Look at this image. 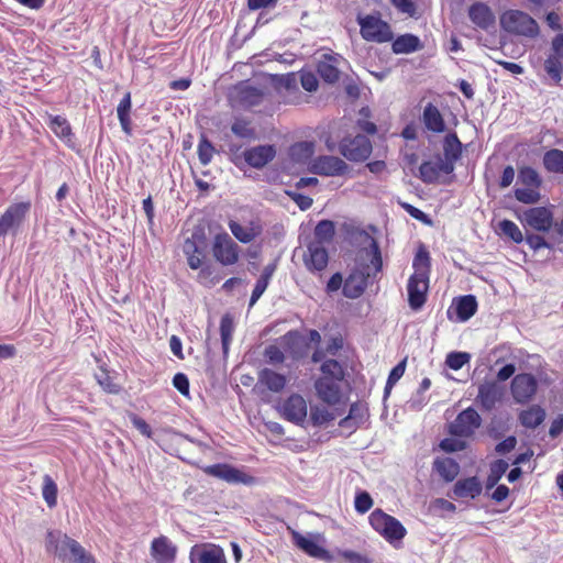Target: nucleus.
<instances>
[{
    "label": "nucleus",
    "mask_w": 563,
    "mask_h": 563,
    "mask_svg": "<svg viewBox=\"0 0 563 563\" xmlns=\"http://www.w3.org/2000/svg\"><path fill=\"white\" fill-rule=\"evenodd\" d=\"M369 231L356 229L351 236L360 246L355 258V267L343 284V294L347 298H358L366 286L372 283L383 266L380 251L375 234L377 229L368 227Z\"/></svg>",
    "instance_id": "obj_1"
},
{
    "label": "nucleus",
    "mask_w": 563,
    "mask_h": 563,
    "mask_svg": "<svg viewBox=\"0 0 563 563\" xmlns=\"http://www.w3.org/2000/svg\"><path fill=\"white\" fill-rule=\"evenodd\" d=\"M46 550L53 552L63 563H96L75 539L60 531H49L46 536Z\"/></svg>",
    "instance_id": "obj_2"
},
{
    "label": "nucleus",
    "mask_w": 563,
    "mask_h": 563,
    "mask_svg": "<svg viewBox=\"0 0 563 563\" xmlns=\"http://www.w3.org/2000/svg\"><path fill=\"white\" fill-rule=\"evenodd\" d=\"M266 91L262 87H256L249 81L236 84L230 91V101L234 107L251 109L263 103Z\"/></svg>",
    "instance_id": "obj_3"
},
{
    "label": "nucleus",
    "mask_w": 563,
    "mask_h": 563,
    "mask_svg": "<svg viewBox=\"0 0 563 563\" xmlns=\"http://www.w3.org/2000/svg\"><path fill=\"white\" fill-rule=\"evenodd\" d=\"M341 154L353 162H362L372 153V144L365 135L357 134L353 139L345 137L340 143Z\"/></svg>",
    "instance_id": "obj_4"
},
{
    "label": "nucleus",
    "mask_w": 563,
    "mask_h": 563,
    "mask_svg": "<svg viewBox=\"0 0 563 563\" xmlns=\"http://www.w3.org/2000/svg\"><path fill=\"white\" fill-rule=\"evenodd\" d=\"M212 253L222 265H233L239 260V245L228 233H220L214 236Z\"/></svg>",
    "instance_id": "obj_5"
},
{
    "label": "nucleus",
    "mask_w": 563,
    "mask_h": 563,
    "mask_svg": "<svg viewBox=\"0 0 563 563\" xmlns=\"http://www.w3.org/2000/svg\"><path fill=\"white\" fill-rule=\"evenodd\" d=\"M206 236L202 231L192 232L183 244V252L191 269H198L202 265L206 251Z\"/></svg>",
    "instance_id": "obj_6"
},
{
    "label": "nucleus",
    "mask_w": 563,
    "mask_h": 563,
    "mask_svg": "<svg viewBox=\"0 0 563 563\" xmlns=\"http://www.w3.org/2000/svg\"><path fill=\"white\" fill-rule=\"evenodd\" d=\"M349 165L336 156L321 155L310 163V172L321 176L335 177L344 175Z\"/></svg>",
    "instance_id": "obj_7"
},
{
    "label": "nucleus",
    "mask_w": 563,
    "mask_h": 563,
    "mask_svg": "<svg viewBox=\"0 0 563 563\" xmlns=\"http://www.w3.org/2000/svg\"><path fill=\"white\" fill-rule=\"evenodd\" d=\"M357 20L364 40L377 43L387 42V23L379 15L368 14L358 16Z\"/></svg>",
    "instance_id": "obj_8"
},
{
    "label": "nucleus",
    "mask_w": 563,
    "mask_h": 563,
    "mask_svg": "<svg viewBox=\"0 0 563 563\" xmlns=\"http://www.w3.org/2000/svg\"><path fill=\"white\" fill-rule=\"evenodd\" d=\"M30 208V202H20L10 206L0 217V236L5 235L9 231L18 230L23 223Z\"/></svg>",
    "instance_id": "obj_9"
},
{
    "label": "nucleus",
    "mask_w": 563,
    "mask_h": 563,
    "mask_svg": "<svg viewBox=\"0 0 563 563\" xmlns=\"http://www.w3.org/2000/svg\"><path fill=\"white\" fill-rule=\"evenodd\" d=\"M280 415L288 421L300 424L307 417V402L298 394H292L279 406Z\"/></svg>",
    "instance_id": "obj_10"
},
{
    "label": "nucleus",
    "mask_w": 563,
    "mask_h": 563,
    "mask_svg": "<svg viewBox=\"0 0 563 563\" xmlns=\"http://www.w3.org/2000/svg\"><path fill=\"white\" fill-rule=\"evenodd\" d=\"M205 472L231 484L241 483L249 485L254 483V477L228 464H214L208 466Z\"/></svg>",
    "instance_id": "obj_11"
},
{
    "label": "nucleus",
    "mask_w": 563,
    "mask_h": 563,
    "mask_svg": "<svg viewBox=\"0 0 563 563\" xmlns=\"http://www.w3.org/2000/svg\"><path fill=\"white\" fill-rule=\"evenodd\" d=\"M205 472L231 484L241 483L249 485L254 483V477L228 464H214L208 466Z\"/></svg>",
    "instance_id": "obj_12"
},
{
    "label": "nucleus",
    "mask_w": 563,
    "mask_h": 563,
    "mask_svg": "<svg viewBox=\"0 0 563 563\" xmlns=\"http://www.w3.org/2000/svg\"><path fill=\"white\" fill-rule=\"evenodd\" d=\"M329 262L328 251L320 242H310L303 254V263L310 272L323 271Z\"/></svg>",
    "instance_id": "obj_13"
},
{
    "label": "nucleus",
    "mask_w": 563,
    "mask_h": 563,
    "mask_svg": "<svg viewBox=\"0 0 563 563\" xmlns=\"http://www.w3.org/2000/svg\"><path fill=\"white\" fill-rule=\"evenodd\" d=\"M189 559L190 563H227L223 550L213 544L194 545Z\"/></svg>",
    "instance_id": "obj_14"
},
{
    "label": "nucleus",
    "mask_w": 563,
    "mask_h": 563,
    "mask_svg": "<svg viewBox=\"0 0 563 563\" xmlns=\"http://www.w3.org/2000/svg\"><path fill=\"white\" fill-rule=\"evenodd\" d=\"M176 552V545L165 536L155 538L151 543V555L156 563H174Z\"/></svg>",
    "instance_id": "obj_15"
},
{
    "label": "nucleus",
    "mask_w": 563,
    "mask_h": 563,
    "mask_svg": "<svg viewBox=\"0 0 563 563\" xmlns=\"http://www.w3.org/2000/svg\"><path fill=\"white\" fill-rule=\"evenodd\" d=\"M276 156L274 145H257L244 152L245 162L253 168H263Z\"/></svg>",
    "instance_id": "obj_16"
},
{
    "label": "nucleus",
    "mask_w": 563,
    "mask_h": 563,
    "mask_svg": "<svg viewBox=\"0 0 563 563\" xmlns=\"http://www.w3.org/2000/svg\"><path fill=\"white\" fill-rule=\"evenodd\" d=\"M232 234L242 243H250L256 239L263 231L258 221H251L247 225H242L235 221L229 223Z\"/></svg>",
    "instance_id": "obj_17"
},
{
    "label": "nucleus",
    "mask_w": 563,
    "mask_h": 563,
    "mask_svg": "<svg viewBox=\"0 0 563 563\" xmlns=\"http://www.w3.org/2000/svg\"><path fill=\"white\" fill-rule=\"evenodd\" d=\"M292 541L300 550L312 558L327 560L329 559V553L325 549L317 544L312 539L306 538L299 532L292 530L291 531Z\"/></svg>",
    "instance_id": "obj_18"
},
{
    "label": "nucleus",
    "mask_w": 563,
    "mask_h": 563,
    "mask_svg": "<svg viewBox=\"0 0 563 563\" xmlns=\"http://www.w3.org/2000/svg\"><path fill=\"white\" fill-rule=\"evenodd\" d=\"M258 384L273 393H280L287 384V378L271 368H263L258 373Z\"/></svg>",
    "instance_id": "obj_19"
},
{
    "label": "nucleus",
    "mask_w": 563,
    "mask_h": 563,
    "mask_svg": "<svg viewBox=\"0 0 563 563\" xmlns=\"http://www.w3.org/2000/svg\"><path fill=\"white\" fill-rule=\"evenodd\" d=\"M316 388L319 397L323 401L330 405H334L340 401V388L335 380L329 379L328 377H323L317 382Z\"/></svg>",
    "instance_id": "obj_20"
},
{
    "label": "nucleus",
    "mask_w": 563,
    "mask_h": 563,
    "mask_svg": "<svg viewBox=\"0 0 563 563\" xmlns=\"http://www.w3.org/2000/svg\"><path fill=\"white\" fill-rule=\"evenodd\" d=\"M339 58L331 55H323L322 59L318 63V74L320 77L329 82H335L340 77V70L338 67Z\"/></svg>",
    "instance_id": "obj_21"
},
{
    "label": "nucleus",
    "mask_w": 563,
    "mask_h": 563,
    "mask_svg": "<svg viewBox=\"0 0 563 563\" xmlns=\"http://www.w3.org/2000/svg\"><path fill=\"white\" fill-rule=\"evenodd\" d=\"M131 108H132L131 93L126 92L124 95V97L121 99V101L117 108V113H118V119L120 121L121 128L128 135H130L132 132L131 118H130Z\"/></svg>",
    "instance_id": "obj_22"
},
{
    "label": "nucleus",
    "mask_w": 563,
    "mask_h": 563,
    "mask_svg": "<svg viewBox=\"0 0 563 563\" xmlns=\"http://www.w3.org/2000/svg\"><path fill=\"white\" fill-rule=\"evenodd\" d=\"M49 126L52 131L62 139L66 144H71L73 133L71 128L67 120L60 115L51 119Z\"/></svg>",
    "instance_id": "obj_23"
},
{
    "label": "nucleus",
    "mask_w": 563,
    "mask_h": 563,
    "mask_svg": "<svg viewBox=\"0 0 563 563\" xmlns=\"http://www.w3.org/2000/svg\"><path fill=\"white\" fill-rule=\"evenodd\" d=\"M334 233V223L330 220H322L314 229V240L312 242H320L321 245H324L332 241Z\"/></svg>",
    "instance_id": "obj_24"
},
{
    "label": "nucleus",
    "mask_w": 563,
    "mask_h": 563,
    "mask_svg": "<svg viewBox=\"0 0 563 563\" xmlns=\"http://www.w3.org/2000/svg\"><path fill=\"white\" fill-rule=\"evenodd\" d=\"M231 131L234 135L241 139L254 140L256 139V131L251 125L247 119L238 118L231 125Z\"/></svg>",
    "instance_id": "obj_25"
},
{
    "label": "nucleus",
    "mask_w": 563,
    "mask_h": 563,
    "mask_svg": "<svg viewBox=\"0 0 563 563\" xmlns=\"http://www.w3.org/2000/svg\"><path fill=\"white\" fill-rule=\"evenodd\" d=\"M57 485L49 475L43 476L42 496L49 508L57 505Z\"/></svg>",
    "instance_id": "obj_26"
},
{
    "label": "nucleus",
    "mask_w": 563,
    "mask_h": 563,
    "mask_svg": "<svg viewBox=\"0 0 563 563\" xmlns=\"http://www.w3.org/2000/svg\"><path fill=\"white\" fill-rule=\"evenodd\" d=\"M369 523L384 538H387V514L382 509H375L369 516Z\"/></svg>",
    "instance_id": "obj_27"
},
{
    "label": "nucleus",
    "mask_w": 563,
    "mask_h": 563,
    "mask_svg": "<svg viewBox=\"0 0 563 563\" xmlns=\"http://www.w3.org/2000/svg\"><path fill=\"white\" fill-rule=\"evenodd\" d=\"M321 371L325 377H331L332 380H341L344 377V371L341 364L335 360H327L321 365Z\"/></svg>",
    "instance_id": "obj_28"
},
{
    "label": "nucleus",
    "mask_w": 563,
    "mask_h": 563,
    "mask_svg": "<svg viewBox=\"0 0 563 563\" xmlns=\"http://www.w3.org/2000/svg\"><path fill=\"white\" fill-rule=\"evenodd\" d=\"M220 333H221L223 352L227 353L229 350V344L232 340V333H233V321L229 316L222 317L221 323H220Z\"/></svg>",
    "instance_id": "obj_29"
},
{
    "label": "nucleus",
    "mask_w": 563,
    "mask_h": 563,
    "mask_svg": "<svg viewBox=\"0 0 563 563\" xmlns=\"http://www.w3.org/2000/svg\"><path fill=\"white\" fill-rule=\"evenodd\" d=\"M291 156L298 161H305L311 157L313 154V143L311 142H299L291 146Z\"/></svg>",
    "instance_id": "obj_30"
},
{
    "label": "nucleus",
    "mask_w": 563,
    "mask_h": 563,
    "mask_svg": "<svg viewBox=\"0 0 563 563\" xmlns=\"http://www.w3.org/2000/svg\"><path fill=\"white\" fill-rule=\"evenodd\" d=\"M214 147L207 137L202 136L198 144V156L202 165H208L213 156Z\"/></svg>",
    "instance_id": "obj_31"
},
{
    "label": "nucleus",
    "mask_w": 563,
    "mask_h": 563,
    "mask_svg": "<svg viewBox=\"0 0 563 563\" xmlns=\"http://www.w3.org/2000/svg\"><path fill=\"white\" fill-rule=\"evenodd\" d=\"M96 379L98 384L109 394H118L120 391V386L115 384L110 375L101 371L99 374H96Z\"/></svg>",
    "instance_id": "obj_32"
},
{
    "label": "nucleus",
    "mask_w": 563,
    "mask_h": 563,
    "mask_svg": "<svg viewBox=\"0 0 563 563\" xmlns=\"http://www.w3.org/2000/svg\"><path fill=\"white\" fill-rule=\"evenodd\" d=\"M264 356L266 362L272 365L280 364L285 361L283 351L276 345H269L265 349Z\"/></svg>",
    "instance_id": "obj_33"
},
{
    "label": "nucleus",
    "mask_w": 563,
    "mask_h": 563,
    "mask_svg": "<svg viewBox=\"0 0 563 563\" xmlns=\"http://www.w3.org/2000/svg\"><path fill=\"white\" fill-rule=\"evenodd\" d=\"M354 506L357 512L365 514L373 506V499L367 492H362L356 495Z\"/></svg>",
    "instance_id": "obj_34"
},
{
    "label": "nucleus",
    "mask_w": 563,
    "mask_h": 563,
    "mask_svg": "<svg viewBox=\"0 0 563 563\" xmlns=\"http://www.w3.org/2000/svg\"><path fill=\"white\" fill-rule=\"evenodd\" d=\"M300 81L302 88L309 92H313L318 89V79L312 73H302Z\"/></svg>",
    "instance_id": "obj_35"
},
{
    "label": "nucleus",
    "mask_w": 563,
    "mask_h": 563,
    "mask_svg": "<svg viewBox=\"0 0 563 563\" xmlns=\"http://www.w3.org/2000/svg\"><path fill=\"white\" fill-rule=\"evenodd\" d=\"M130 420L132 424L145 437L151 438L152 437V429L148 426V423L142 419L141 417L136 415H131Z\"/></svg>",
    "instance_id": "obj_36"
},
{
    "label": "nucleus",
    "mask_w": 563,
    "mask_h": 563,
    "mask_svg": "<svg viewBox=\"0 0 563 563\" xmlns=\"http://www.w3.org/2000/svg\"><path fill=\"white\" fill-rule=\"evenodd\" d=\"M174 387L183 395L189 394V380L183 373H178L173 378Z\"/></svg>",
    "instance_id": "obj_37"
},
{
    "label": "nucleus",
    "mask_w": 563,
    "mask_h": 563,
    "mask_svg": "<svg viewBox=\"0 0 563 563\" xmlns=\"http://www.w3.org/2000/svg\"><path fill=\"white\" fill-rule=\"evenodd\" d=\"M268 283L269 282L266 280V277L257 279V282L255 284V287H254V289L252 291V296H251V299H250V306L255 305V302L261 298V296L266 290V288L268 286Z\"/></svg>",
    "instance_id": "obj_38"
},
{
    "label": "nucleus",
    "mask_w": 563,
    "mask_h": 563,
    "mask_svg": "<svg viewBox=\"0 0 563 563\" xmlns=\"http://www.w3.org/2000/svg\"><path fill=\"white\" fill-rule=\"evenodd\" d=\"M292 200L297 203V206L300 208V210H307L312 206L313 200L305 195L301 194H295L292 196Z\"/></svg>",
    "instance_id": "obj_39"
},
{
    "label": "nucleus",
    "mask_w": 563,
    "mask_h": 563,
    "mask_svg": "<svg viewBox=\"0 0 563 563\" xmlns=\"http://www.w3.org/2000/svg\"><path fill=\"white\" fill-rule=\"evenodd\" d=\"M356 410H357L356 405L351 406L349 416L340 421V426L343 428H350V429L354 428L356 424V416H355Z\"/></svg>",
    "instance_id": "obj_40"
},
{
    "label": "nucleus",
    "mask_w": 563,
    "mask_h": 563,
    "mask_svg": "<svg viewBox=\"0 0 563 563\" xmlns=\"http://www.w3.org/2000/svg\"><path fill=\"white\" fill-rule=\"evenodd\" d=\"M342 556L349 563H368V560L365 556L354 551H344Z\"/></svg>",
    "instance_id": "obj_41"
},
{
    "label": "nucleus",
    "mask_w": 563,
    "mask_h": 563,
    "mask_svg": "<svg viewBox=\"0 0 563 563\" xmlns=\"http://www.w3.org/2000/svg\"><path fill=\"white\" fill-rule=\"evenodd\" d=\"M342 282H343V278L340 273L332 275V277L329 279V282L327 284V291L333 292V291L339 290L342 286Z\"/></svg>",
    "instance_id": "obj_42"
},
{
    "label": "nucleus",
    "mask_w": 563,
    "mask_h": 563,
    "mask_svg": "<svg viewBox=\"0 0 563 563\" xmlns=\"http://www.w3.org/2000/svg\"><path fill=\"white\" fill-rule=\"evenodd\" d=\"M343 342L341 338H331L327 344V353L335 355L336 352L342 347Z\"/></svg>",
    "instance_id": "obj_43"
},
{
    "label": "nucleus",
    "mask_w": 563,
    "mask_h": 563,
    "mask_svg": "<svg viewBox=\"0 0 563 563\" xmlns=\"http://www.w3.org/2000/svg\"><path fill=\"white\" fill-rule=\"evenodd\" d=\"M169 346L174 355H176L179 358H184L181 353V341L176 335H172L169 340Z\"/></svg>",
    "instance_id": "obj_44"
},
{
    "label": "nucleus",
    "mask_w": 563,
    "mask_h": 563,
    "mask_svg": "<svg viewBox=\"0 0 563 563\" xmlns=\"http://www.w3.org/2000/svg\"><path fill=\"white\" fill-rule=\"evenodd\" d=\"M276 0H247L251 10H258L275 4Z\"/></svg>",
    "instance_id": "obj_45"
},
{
    "label": "nucleus",
    "mask_w": 563,
    "mask_h": 563,
    "mask_svg": "<svg viewBox=\"0 0 563 563\" xmlns=\"http://www.w3.org/2000/svg\"><path fill=\"white\" fill-rule=\"evenodd\" d=\"M357 125L362 131L368 134H374L376 132V125L373 122H369L365 119H360L357 121Z\"/></svg>",
    "instance_id": "obj_46"
},
{
    "label": "nucleus",
    "mask_w": 563,
    "mask_h": 563,
    "mask_svg": "<svg viewBox=\"0 0 563 563\" xmlns=\"http://www.w3.org/2000/svg\"><path fill=\"white\" fill-rule=\"evenodd\" d=\"M143 209L146 213L148 221L152 222L154 218V205L151 197H147L146 199L143 200Z\"/></svg>",
    "instance_id": "obj_47"
},
{
    "label": "nucleus",
    "mask_w": 563,
    "mask_h": 563,
    "mask_svg": "<svg viewBox=\"0 0 563 563\" xmlns=\"http://www.w3.org/2000/svg\"><path fill=\"white\" fill-rule=\"evenodd\" d=\"M14 347L12 345H1L0 344V360L10 358L14 355Z\"/></svg>",
    "instance_id": "obj_48"
},
{
    "label": "nucleus",
    "mask_w": 563,
    "mask_h": 563,
    "mask_svg": "<svg viewBox=\"0 0 563 563\" xmlns=\"http://www.w3.org/2000/svg\"><path fill=\"white\" fill-rule=\"evenodd\" d=\"M189 86H190V80H188V79L174 80L170 84V87L175 90H186Z\"/></svg>",
    "instance_id": "obj_49"
},
{
    "label": "nucleus",
    "mask_w": 563,
    "mask_h": 563,
    "mask_svg": "<svg viewBox=\"0 0 563 563\" xmlns=\"http://www.w3.org/2000/svg\"><path fill=\"white\" fill-rule=\"evenodd\" d=\"M18 1L31 9H38L44 3V0H18Z\"/></svg>",
    "instance_id": "obj_50"
},
{
    "label": "nucleus",
    "mask_w": 563,
    "mask_h": 563,
    "mask_svg": "<svg viewBox=\"0 0 563 563\" xmlns=\"http://www.w3.org/2000/svg\"><path fill=\"white\" fill-rule=\"evenodd\" d=\"M68 186L66 184H63L56 192V199L58 201H62L68 194Z\"/></svg>",
    "instance_id": "obj_51"
},
{
    "label": "nucleus",
    "mask_w": 563,
    "mask_h": 563,
    "mask_svg": "<svg viewBox=\"0 0 563 563\" xmlns=\"http://www.w3.org/2000/svg\"><path fill=\"white\" fill-rule=\"evenodd\" d=\"M368 167H369L371 172L377 173V172H380L385 167V163L380 162V161L374 162V163L368 164Z\"/></svg>",
    "instance_id": "obj_52"
},
{
    "label": "nucleus",
    "mask_w": 563,
    "mask_h": 563,
    "mask_svg": "<svg viewBox=\"0 0 563 563\" xmlns=\"http://www.w3.org/2000/svg\"><path fill=\"white\" fill-rule=\"evenodd\" d=\"M312 419L314 420V422H316V423H322V422H324V421L330 420V419H331V417H330L328 413H327V415H323V413H322V415H320V417H319L317 413L312 412Z\"/></svg>",
    "instance_id": "obj_53"
},
{
    "label": "nucleus",
    "mask_w": 563,
    "mask_h": 563,
    "mask_svg": "<svg viewBox=\"0 0 563 563\" xmlns=\"http://www.w3.org/2000/svg\"><path fill=\"white\" fill-rule=\"evenodd\" d=\"M273 273H274V267L273 266H266L264 268L262 275L260 276V278H265L266 277V280L269 282Z\"/></svg>",
    "instance_id": "obj_54"
},
{
    "label": "nucleus",
    "mask_w": 563,
    "mask_h": 563,
    "mask_svg": "<svg viewBox=\"0 0 563 563\" xmlns=\"http://www.w3.org/2000/svg\"><path fill=\"white\" fill-rule=\"evenodd\" d=\"M309 340L314 343H319L321 340V335L317 330H311L309 332Z\"/></svg>",
    "instance_id": "obj_55"
},
{
    "label": "nucleus",
    "mask_w": 563,
    "mask_h": 563,
    "mask_svg": "<svg viewBox=\"0 0 563 563\" xmlns=\"http://www.w3.org/2000/svg\"><path fill=\"white\" fill-rule=\"evenodd\" d=\"M240 283L239 278L232 277L223 284L224 289H231L235 284Z\"/></svg>",
    "instance_id": "obj_56"
},
{
    "label": "nucleus",
    "mask_w": 563,
    "mask_h": 563,
    "mask_svg": "<svg viewBox=\"0 0 563 563\" xmlns=\"http://www.w3.org/2000/svg\"><path fill=\"white\" fill-rule=\"evenodd\" d=\"M285 86L287 89H290L291 87H296V78L294 75L291 76H288L286 79H285Z\"/></svg>",
    "instance_id": "obj_57"
},
{
    "label": "nucleus",
    "mask_w": 563,
    "mask_h": 563,
    "mask_svg": "<svg viewBox=\"0 0 563 563\" xmlns=\"http://www.w3.org/2000/svg\"><path fill=\"white\" fill-rule=\"evenodd\" d=\"M232 550H233L235 561L239 562L242 558L241 549L239 548V545L236 543H232Z\"/></svg>",
    "instance_id": "obj_58"
},
{
    "label": "nucleus",
    "mask_w": 563,
    "mask_h": 563,
    "mask_svg": "<svg viewBox=\"0 0 563 563\" xmlns=\"http://www.w3.org/2000/svg\"><path fill=\"white\" fill-rule=\"evenodd\" d=\"M300 183H303L305 185L309 186V185H316L318 184V179L314 178V177H309V178H301Z\"/></svg>",
    "instance_id": "obj_59"
},
{
    "label": "nucleus",
    "mask_w": 563,
    "mask_h": 563,
    "mask_svg": "<svg viewBox=\"0 0 563 563\" xmlns=\"http://www.w3.org/2000/svg\"><path fill=\"white\" fill-rule=\"evenodd\" d=\"M322 357H323L322 352H320V351H316V352L313 353V355H312V361H313V362H320V361L322 360Z\"/></svg>",
    "instance_id": "obj_60"
},
{
    "label": "nucleus",
    "mask_w": 563,
    "mask_h": 563,
    "mask_svg": "<svg viewBox=\"0 0 563 563\" xmlns=\"http://www.w3.org/2000/svg\"><path fill=\"white\" fill-rule=\"evenodd\" d=\"M272 431L282 433L283 428L278 423H274V426L271 428Z\"/></svg>",
    "instance_id": "obj_61"
},
{
    "label": "nucleus",
    "mask_w": 563,
    "mask_h": 563,
    "mask_svg": "<svg viewBox=\"0 0 563 563\" xmlns=\"http://www.w3.org/2000/svg\"><path fill=\"white\" fill-rule=\"evenodd\" d=\"M196 184L201 189H207L209 187V185L202 180H197Z\"/></svg>",
    "instance_id": "obj_62"
},
{
    "label": "nucleus",
    "mask_w": 563,
    "mask_h": 563,
    "mask_svg": "<svg viewBox=\"0 0 563 563\" xmlns=\"http://www.w3.org/2000/svg\"><path fill=\"white\" fill-rule=\"evenodd\" d=\"M368 112L369 110L367 108H363L361 111H360V114L367 118L368 117Z\"/></svg>",
    "instance_id": "obj_63"
},
{
    "label": "nucleus",
    "mask_w": 563,
    "mask_h": 563,
    "mask_svg": "<svg viewBox=\"0 0 563 563\" xmlns=\"http://www.w3.org/2000/svg\"><path fill=\"white\" fill-rule=\"evenodd\" d=\"M387 400V384L384 387V395H383V401L385 402Z\"/></svg>",
    "instance_id": "obj_64"
}]
</instances>
